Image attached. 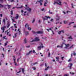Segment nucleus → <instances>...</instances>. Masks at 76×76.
Instances as JSON below:
<instances>
[{
	"label": "nucleus",
	"mask_w": 76,
	"mask_h": 76,
	"mask_svg": "<svg viewBox=\"0 0 76 76\" xmlns=\"http://www.w3.org/2000/svg\"><path fill=\"white\" fill-rule=\"evenodd\" d=\"M57 0V1H54V4H58L59 5H61V2L60 1H61V0Z\"/></svg>",
	"instance_id": "f257e3e1"
},
{
	"label": "nucleus",
	"mask_w": 76,
	"mask_h": 76,
	"mask_svg": "<svg viewBox=\"0 0 76 76\" xmlns=\"http://www.w3.org/2000/svg\"><path fill=\"white\" fill-rule=\"evenodd\" d=\"M39 46L38 47L37 49L39 50H41V48H43L44 46H43V44H42L41 43H40L39 44Z\"/></svg>",
	"instance_id": "f03ea898"
},
{
	"label": "nucleus",
	"mask_w": 76,
	"mask_h": 76,
	"mask_svg": "<svg viewBox=\"0 0 76 76\" xmlns=\"http://www.w3.org/2000/svg\"><path fill=\"white\" fill-rule=\"evenodd\" d=\"M28 5H26V7H25V9L27 10L29 12H31V9L29 8V7L27 6Z\"/></svg>",
	"instance_id": "7ed1b4c3"
},
{
	"label": "nucleus",
	"mask_w": 76,
	"mask_h": 76,
	"mask_svg": "<svg viewBox=\"0 0 76 76\" xmlns=\"http://www.w3.org/2000/svg\"><path fill=\"white\" fill-rule=\"evenodd\" d=\"M39 39L38 37H36L35 38V39L33 40L32 41H31L30 42H35V41H39Z\"/></svg>",
	"instance_id": "20e7f679"
},
{
	"label": "nucleus",
	"mask_w": 76,
	"mask_h": 76,
	"mask_svg": "<svg viewBox=\"0 0 76 76\" xmlns=\"http://www.w3.org/2000/svg\"><path fill=\"white\" fill-rule=\"evenodd\" d=\"M25 26L26 28H27V27L29 31H31V28L29 26V25H28V24H26Z\"/></svg>",
	"instance_id": "39448f33"
},
{
	"label": "nucleus",
	"mask_w": 76,
	"mask_h": 76,
	"mask_svg": "<svg viewBox=\"0 0 76 76\" xmlns=\"http://www.w3.org/2000/svg\"><path fill=\"white\" fill-rule=\"evenodd\" d=\"M48 18L50 19V17L49 16L47 17V16H45L44 18H43V19L44 20H47V19H48Z\"/></svg>",
	"instance_id": "423d86ee"
},
{
	"label": "nucleus",
	"mask_w": 76,
	"mask_h": 76,
	"mask_svg": "<svg viewBox=\"0 0 76 76\" xmlns=\"http://www.w3.org/2000/svg\"><path fill=\"white\" fill-rule=\"evenodd\" d=\"M37 2H38L39 3H40V6H42V0H39L37 1Z\"/></svg>",
	"instance_id": "0eeeda50"
},
{
	"label": "nucleus",
	"mask_w": 76,
	"mask_h": 76,
	"mask_svg": "<svg viewBox=\"0 0 76 76\" xmlns=\"http://www.w3.org/2000/svg\"><path fill=\"white\" fill-rule=\"evenodd\" d=\"M19 29H18V30L17 31V33H16V34H18V35H20L21 34L20 33V31Z\"/></svg>",
	"instance_id": "6e6552de"
},
{
	"label": "nucleus",
	"mask_w": 76,
	"mask_h": 76,
	"mask_svg": "<svg viewBox=\"0 0 76 76\" xmlns=\"http://www.w3.org/2000/svg\"><path fill=\"white\" fill-rule=\"evenodd\" d=\"M56 19V21H57V20H60V16H59L58 15H57Z\"/></svg>",
	"instance_id": "1a4fd4ad"
},
{
	"label": "nucleus",
	"mask_w": 76,
	"mask_h": 76,
	"mask_svg": "<svg viewBox=\"0 0 76 76\" xmlns=\"http://www.w3.org/2000/svg\"><path fill=\"white\" fill-rule=\"evenodd\" d=\"M36 33L38 34H43V31H38L36 32Z\"/></svg>",
	"instance_id": "9d476101"
},
{
	"label": "nucleus",
	"mask_w": 76,
	"mask_h": 76,
	"mask_svg": "<svg viewBox=\"0 0 76 76\" xmlns=\"http://www.w3.org/2000/svg\"><path fill=\"white\" fill-rule=\"evenodd\" d=\"M64 31L63 30H62L58 31V34H61V33H63V34H64Z\"/></svg>",
	"instance_id": "9b49d317"
},
{
	"label": "nucleus",
	"mask_w": 76,
	"mask_h": 76,
	"mask_svg": "<svg viewBox=\"0 0 76 76\" xmlns=\"http://www.w3.org/2000/svg\"><path fill=\"white\" fill-rule=\"evenodd\" d=\"M16 16L15 17V18L16 19H18V18H19V15L17 14L16 15Z\"/></svg>",
	"instance_id": "f8f14e48"
},
{
	"label": "nucleus",
	"mask_w": 76,
	"mask_h": 76,
	"mask_svg": "<svg viewBox=\"0 0 76 76\" xmlns=\"http://www.w3.org/2000/svg\"><path fill=\"white\" fill-rule=\"evenodd\" d=\"M72 65L73 64H69V68L70 69H72Z\"/></svg>",
	"instance_id": "ddd939ff"
},
{
	"label": "nucleus",
	"mask_w": 76,
	"mask_h": 76,
	"mask_svg": "<svg viewBox=\"0 0 76 76\" xmlns=\"http://www.w3.org/2000/svg\"><path fill=\"white\" fill-rule=\"evenodd\" d=\"M65 45L66 47H65V48H67L69 47V44H65Z\"/></svg>",
	"instance_id": "4468645a"
},
{
	"label": "nucleus",
	"mask_w": 76,
	"mask_h": 76,
	"mask_svg": "<svg viewBox=\"0 0 76 76\" xmlns=\"http://www.w3.org/2000/svg\"><path fill=\"white\" fill-rule=\"evenodd\" d=\"M13 60H14V63L15 64V66H18V65H17V64L16 63V62L15 61V58H14Z\"/></svg>",
	"instance_id": "2eb2a0df"
},
{
	"label": "nucleus",
	"mask_w": 76,
	"mask_h": 76,
	"mask_svg": "<svg viewBox=\"0 0 76 76\" xmlns=\"http://www.w3.org/2000/svg\"><path fill=\"white\" fill-rule=\"evenodd\" d=\"M32 51L31 50L29 51V53H27L26 55H29V54H32Z\"/></svg>",
	"instance_id": "dca6fc26"
},
{
	"label": "nucleus",
	"mask_w": 76,
	"mask_h": 76,
	"mask_svg": "<svg viewBox=\"0 0 76 76\" xmlns=\"http://www.w3.org/2000/svg\"><path fill=\"white\" fill-rule=\"evenodd\" d=\"M1 29H2V30H3L2 33H4V31L5 30V29L4 28V27H2L1 28Z\"/></svg>",
	"instance_id": "f3484780"
},
{
	"label": "nucleus",
	"mask_w": 76,
	"mask_h": 76,
	"mask_svg": "<svg viewBox=\"0 0 76 76\" xmlns=\"http://www.w3.org/2000/svg\"><path fill=\"white\" fill-rule=\"evenodd\" d=\"M7 28H9V26H10V23H8L7 24Z\"/></svg>",
	"instance_id": "a211bd4d"
},
{
	"label": "nucleus",
	"mask_w": 76,
	"mask_h": 76,
	"mask_svg": "<svg viewBox=\"0 0 76 76\" xmlns=\"http://www.w3.org/2000/svg\"><path fill=\"white\" fill-rule=\"evenodd\" d=\"M28 32H28V31H25V35H28Z\"/></svg>",
	"instance_id": "6ab92c4d"
},
{
	"label": "nucleus",
	"mask_w": 76,
	"mask_h": 76,
	"mask_svg": "<svg viewBox=\"0 0 76 76\" xmlns=\"http://www.w3.org/2000/svg\"><path fill=\"white\" fill-rule=\"evenodd\" d=\"M3 22L4 23V24H5L6 23V21L5 20V19H4L3 21Z\"/></svg>",
	"instance_id": "aec40b11"
},
{
	"label": "nucleus",
	"mask_w": 76,
	"mask_h": 76,
	"mask_svg": "<svg viewBox=\"0 0 76 76\" xmlns=\"http://www.w3.org/2000/svg\"><path fill=\"white\" fill-rule=\"evenodd\" d=\"M13 18H11V19L12 20L13 22H15V19H15V18L13 17Z\"/></svg>",
	"instance_id": "412c9836"
},
{
	"label": "nucleus",
	"mask_w": 76,
	"mask_h": 76,
	"mask_svg": "<svg viewBox=\"0 0 76 76\" xmlns=\"http://www.w3.org/2000/svg\"><path fill=\"white\" fill-rule=\"evenodd\" d=\"M68 39H73V38H72V36H70V37H68Z\"/></svg>",
	"instance_id": "4be33fe9"
},
{
	"label": "nucleus",
	"mask_w": 76,
	"mask_h": 76,
	"mask_svg": "<svg viewBox=\"0 0 76 76\" xmlns=\"http://www.w3.org/2000/svg\"><path fill=\"white\" fill-rule=\"evenodd\" d=\"M23 7V6H22L20 7H16V8H17V9H19V8H20V9H21V8H22Z\"/></svg>",
	"instance_id": "5701e85b"
},
{
	"label": "nucleus",
	"mask_w": 76,
	"mask_h": 76,
	"mask_svg": "<svg viewBox=\"0 0 76 76\" xmlns=\"http://www.w3.org/2000/svg\"><path fill=\"white\" fill-rule=\"evenodd\" d=\"M4 7V6L1 5V4H0V8L1 7Z\"/></svg>",
	"instance_id": "b1692460"
},
{
	"label": "nucleus",
	"mask_w": 76,
	"mask_h": 76,
	"mask_svg": "<svg viewBox=\"0 0 76 76\" xmlns=\"http://www.w3.org/2000/svg\"><path fill=\"white\" fill-rule=\"evenodd\" d=\"M16 33H15V35L13 36V38H16Z\"/></svg>",
	"instance_id": "393cba45"
},
{
	"label": "nucleus",
	"mask_w": 76,
	"mask_h": 76,
	"mask_svg": "<svg viewBox=\"0 0 76 76\" xmlns=\"http://www.w3.org/2000/svg\"><path fill=\"white\" fill-rule=\"evenodd\" d=\"M7 6L8 7V9H10V7H11V6H10V5H9L8 4Z\"/></svg>",
	"instance_id": "a878e982"
},
{
	"label": "nucleus",
	"mask_w": 76,
	"mask_h": 76,
	"mask_svg": "<svg viewBox=\"0 0 76 76\" xmlns=\"http://www.w3.org/2000/svg\"><path fill=\"white\" fill-rule=\"evenodd\" d=\"M49 69V66H48L47 68L45 69V70H47Z\"/></svg>",
	"instance_id": "bb28decb"
},
{
	"label": "nucleus",
	"mask_w": 76,
	"mask_h": 76,
	"mask_svg": "<svg viewBox=\"0 0 76 76\" xmlns=\"http://www.w3.org/2000/svg\"><path fill=\"white\" fill-rule=\"evenodd\" d=\"M27 42L26 41V39H24V43H26Z\"/></svg>",
	"instance_id": "cd10ccee"
},
{
	"label": "nucleus",
	"mask_w": 76,
	"mask_h": 76,
	"mask_svg": "<svg viewBox=\"0 0 76 76\" xmlns=\"http://www.w3.org/2000/svg\"><path fill=\"white\" fill-rule=\"evenodd\" d=\"M13 11L12 10H11V15H13Z\"/></svg>",
	"instance_id": "c85d7f7f"
},
{
	"label": "nucleus",
	"mask_w": 76,
	"mask_h": 76,
	"mask_svg": "<svg viewBox=\"0 0 76 76\" xmlns=\"http://www.w3.org/2000/svg\"><path fill=\"white\" fill-rule=\"evenodd\" d=\"M4 0H0V3H3Z\"/></svg>",
	"instance_id": "c756f323"
},
{
	"label": "nucleus",
	"mask_w": 76,
	"mask_h": 76,
	"mask_svg": "<svg viewBox=\"0 0 76 76\" xmlns=\"http://www.w3.org/2000/svg\"><path fill=\"white\" fill-rule=\"evenodd\" d=\"M32 32L33 34H37V33H36L35 31H33Z\"/></svg>",
	"instance_id": "7c9ffc66"
},
{
	"label": "nucleus",
	"mask_w": 76,
	"mask_h": 76,
	"mask_svg": "<svg viewBox=\"0 0 76 76\" xmlns=\"http://www.w3.org/2000/svg\"><path fill=\"white\" fill-rule=\"evenodd\" d=\"M35 18H33V20L32 22V23H34V22H35Z\"/></svg>",
	"instance_id": "2f4dec72"
},
{
	"label": "nucleus",
	"mask_w": 76,
	"mask_h": 76,
	"mask_svg": "<svg viewBox=\"0 0 76 76\" xmlns=\"http://www.w3.org/2000/svg\"><path fill=\"white\" fill-rule=\"evenodd\" d=\"M74 23V22H70L69 24V25H71V24H72V23Z\"/></svg>",
	"instance_id": "473e14b6"
},
{
	"label": "nucleus",
	"mask_w": 76,
	"mask_h": 76,
	"mask_svg": "<svg viewBox=\"0 0 76 76\" xmlns=\"http://www.w3.org/2000/svg\"><path fill=\"white\" fill-rule=\"evenodd\" d=\"M16 24H14V26H15V28H17V26H16Z\"/></svg>",
	"instance_id": "72a5a7b5"
},
{
	"label": "nucleus",
	"mask_w": 76,
	"mask_h": 76,
	"mask_svg": "<svg viewBox=\"0 0 76 76\" xmlns=\"http://www.w3.org/2000/svg\"><path fill=\"white\" fill-rule=\"evenodd\" d=\"M6 36H4V37L3 38H4V39H7V38H6Z\"/></svg>",
	"instance_id": "f704fd0d"
},
{
	"label": "nucleus",
	"mask_w": 76,
	"mask_h": 76,
	"mask_svg": "<svg viewBox=\"0 0 76 76\" xmlns=\"http://www.w3.org/2000/svg\"><path fill=\"white\" fill-rule=\"evenodd\" d=\"M64 22L65 24H66V23H67V21H64Z\"/></svg>",
	"instance_id": "c9c22d12"
},
{
	"label": "nucleus",
	"mask_w": 76,
	"mask_h": 76,
	"mask_svg": "<svg viewBox=\"0 0 76 76\" xmlns=\"http://www.w3.org/2000/svg\"><path fill=\"white\" fill-rule=\"evenodd\" d=\"M64 76H69V75L68 74H65L64 75Z\"/></svg>",
	"instance_id": "e433bc0d"
},
{
	"label": "nucleus",
	"mask_w": 76,
	"mask_h": 76,
	"mask_svg": "<svg viewBox=\"0 0 76 76\" xmlns=\"http://www.w3.org/2000/svg\"><path fill=\"white\" fill-rule=\"evenodd\" d=\"M72 61V59H71V58H70L68 61V62H69V61Z\"/></svg>",
	"instance_id": "4c0bfd02"
},
{
	"label": "nucleus",
	"mask_w": 76,
	"mask_h": 76,
	"mask_svg": "<svg viewBox=\"0 0 76 76\" xmlns=\"http://www.w3.org/2000/svg\"><path fill=\"white\" fill-rule=\"evenodd\" d=\"M46 4H47V2H45L44 4V6H46Z\"/></svg>",
	"instance_id": "58836bf2"
},
{
	"label": "nucleus",
	"mask_w": 76,
	"mask_h": 76,
	"mask_svg": "<svg viewBox=\"0 0 76 76\" xmlns=\"http://www.w3.org/2000/svg\"><path fill=\"white\" fill-rule=\"evenodd\" d=\"M50 52H49L48 53V57H50Z\"/></svg>",
	"instance_id": "ea45409f"
},
{
	"label": "nucleus",
	"mask_w": 76,
	"mask_h": 76,
	"mask_svg": "<svg viewBox=\"0 0 76 76\" xmlns=\"http://www.w3.org/2000/svg\"><path fill=\"white\" fill-rule=\"evenodd\" d=\"M22 71L23 73H24V69L23 68L22 69Z\"/></svg>",
	"instance_id": "a19ab883"
},
{
	"label": "nucleus",
	"mask_w": 76,
	"mask_h": 76,
	"mask_svg": "<svg viewBox=\"0 0 76 76\" xmlns=\"http://www.w3.org/2000/svg\"><path fill=\"white\" fill-rule=\"evenodd\" d=\"M67 13H70V12L69 11H68L66 12Z\"/></svg>",
	"instance_id": "79ce46f5"
},
{
	"label": "nucleus",
	"mask_w": 76,
	"mask_h": 76,
	"mask_svg": "<svg viewBox=\"0 0 76 76\" xmlns=\"http://www.w3.org/2000/svg\"><path fill=\"white\" fill-rule=\"evenodd\" d=\"M70 74H72V75H74V74H75V73H73V72H72H72H70Z\"/></svg>",
	"instance_id": "37998d69"
},
{
	"label": "nucleus",
	"mask_w": 76,
	"mask_h": 76,
	"mask_svg": "<svg viewBox=\"0 0 76 76\" xmlns=\"http://www.w3.org/2000/svg\"><path fill=\"white\" fill-rule=\"evenodd\" d=\"M56 58L57 60H58L59 59V58L58 57H56Z\"/></svg>",
	"instance_id": "c03bdc74"
},
{
	"label": "nucleus",
	"mask_w": 76,
	"mask_h": 76,
	"mask_svg": "<svg viewBox=\"0 0 76 76\" xmlns=\"http://www.w3.org/2000/svg\"><path fill=\"white\" fill-rule=\"evenodd\" d=\"M64 58V57H61V58L62 60H63V58Z\"/></svg>",
	"instance_id": "a18cd8bd"
},
{
	"label": "nucleus",
	"mask_w": 76,
	"mask_h": 76,
	"mask_svg": "<svg viewBox=\"0 0 76 76\" xmlns=\"http://www.w3.org/2000/svg\"><path fill=\"white\" fill-rule=\"evenodd\" d=\"M9 33H10V31L7 32V35H9Z\"/></svg>",
	"instance_id": "49530a36"
},
{
	"label": "nucleus",
	"mask_w": 76,
	"mask_h": 76,
	"mask_svg": "<svg viewBox=\"0 0 76 76\" xmlns=\"http://www.w3.org/2000/svg\"><path fill=\"white\" fill-rule=\"evenodd\" d=\"M59 22L58 21V22H56V24L57 25V24L59 23Z\"/></svg>",
	"instance_id": "de8ad7c7"
},
{
	"label": "nucleus",
	"mask_w": 76,
	"mask_h": 76,
	"mask_svg": "<svg viewBox=\"0 0 76 76\" xmlns=\"http://www.w3.org/2000/svg\"><path fill=\"white\" fill-rule=\"evenodd\" d=\"M73 45H72L71 47H70L69 48H72L73 47Z\"/></svg>",
	"instance_id": "09e8293b"
},
{
	"label": "nucleus",
	"mask_w": 76,
	"mask_h": 76,
	"mask_svg": "<svg viewBox=\"0 0 76 76\" xmlns=\"http://www.w3.org/2000/svg\"><path fill=\"white\" fill-rule=\"evenodd\" d=\"M50 21H51V22H53V19H51L50 20Z\"/></svg>",
	"instance_id": "8fccbe9b"
},
{
	"label": "nucleus",
	"mask_w": 76,
	"mask_h": 76,
	"mask_svg": "<svg viewBox=\"0 0 76 76\" xmlns=\"http://www.w3.org/2000/svg\"><path fill=\"white\" fill-rule=\"evenodd\" d=\"M73 4H72V8H74V7H73Z\"/></svg>",
	"instance_id": "3c124183"
},
{
	"label": "nucleus",
	"mask_w": 76,
	"mask_h": 76,
	"mask_svg": "<svg viewBox=\"0 0 76 76\" xmlns=\"http://www.w3.org/2000/svg\"><path fill=\"white\" fill-rule=\"evenodd\" d=\"M63 38H64V37H63V36H62L61 37V39H62V40H63Z\"/></svg>",
	"instance_id": "603ef678"
},
{
	"label": "nucleus",
	"mask_w": 76,
	"mask_h": 76,
	"mask_svg": "<svg viewBox=\"0 0 76 76\" xmlns=\"http://www.w3.org/2000/svg\"><path fill=\"white\" fill-rule=\"evenodd\" d=\"M73 54H74V56H75V52H73Z\"/></svg>",
	"instance_id": "864d4df0"
},
{
	"label": "nucleus",
	"mask_w": 76,
	"mask_h": 76,
	"mask_svg": "<svg viewBox=\"0 0 76 76\" xmlns=\"http://www.w3.org/2000/svg\"><path fill=\"white\" fill-rule=\"evenodd\" d=\"M53 27L50 28H49V30H51V29H53Z\"/></svg>",
	"instance_id": "5fc2aeb1"
},
{
	"label": "nucleus",
	"mask_w": 76,
	"mask_h": 76,
	"mask_svg": "<svg viewBox=\"0 0 76 76\" xmlns=\"http://www.w3.org/2000/svg\"><path fill=\"white\" fill-rule=\"evenodd\" d=\"M49 13H50V14H52L53 13L50 12V11H49Z\"/></svg>",
	"instance_id": "6e6d98bb"
},
{
	"label": "nucleus",
	"mask_w": 76,
	"mask_h": 76,
	"mask_svg": "<svg viewBox=\"0 0 76 76\" xmlns=\"http://www.w3.org/2000/svg\"><path fill=\"white\" fill-rule=\"evenodd\" d=\"M44 8H43V9H42V10H42V11H44Z\"/></svg>",
	"instance_id": "4d7b16f0"
},
{
	"label": "nucleus",
	"mask_w": 76,
	"mask_h": 76,
	"mask_svg": "<svg viewBox=\"0 0 76 76\" xmlns=\"http://www.w3.org/2000/svg\"><path fill=\"white\" fill-rule=\"evenodd\" d=\"M61 47V46H59V45H58V46H57V48H58L59 47Z\"/></svg>",
	"instance_id": "13d9d810"
},
{
	"label": "nucleus",
	"mask_w": 76,
	"mask_h": 76,
	"mask_svg": "<svg viewBox=\"0 0 76 76\" xmlns=\"http://www.w3.org/2000/svg\"><path fill=\"white\" fill-rule=\"evenodd\" d=\"M20 72H21V71L20 70L19 72H17V73H20Z\"/></svg>",
	"instance_id": "bf43d9fd"
},
{
	"label": "nucleus",
	"mask_w": 76,
	"mask_h": 76,
	"mask_svg": "<svg viewBox=\"0 0 76 76\" xmlns=\"http://www.w3.org/2000/svg\"><path fill=\"white\" fill-rule=\"evenodd\" d=\"M7 43H5V44H4V46L5 47H6V45H7Z\"/></svg>",
	"instance_id": "052dcab7"
},
{
	"label": "nucleus",
	"mask_w": 76,
	"mask_h": 76,
	"mask_svg": "<svg viewBox=\"0 0 76 76\" xmlns=\"http://www.w3.org/2000/svg\"><path fill=\"white\" fill-rule=\"evenodd\" d=\"M33 53H35V51L33 50Z\"/></svg>",
	"instance_id": "680f3d73"
},
{
	"label": "nucleus",
	"mask_w": 76,
	"mask_h": 76,
	"mask_svg": "<svg viewBox=\"0 0 76 76\" xmlns=\"http://www.w3.org/2000/svg\"><path fill=\"white\" fill-rule=\"evenodd\" d=\"M37 63H37V62H36L35 63H34V65H35V64H37Z\"/></svg>",
	"instance_id": "e2e57ef3"
},
{
	"label": "nucleus",
	"mask_w": 76,
	"mask_h": 76,
	"mask_svg": "<svg viewBox=\"0 0 76 76\" xmlns=\"http://www.w3.org/2000/svg\"><path fill=\"white\" fill-rule=\"evenodd\" d=\"M14 0H12L11 1V2H13V1H14Z\"/></svg>",
	"instance_id": "0e129e2a"
},
{
	"label": "nucleus",
	"mask_w": 76,
	"mask_h": 76,
	"mask_svg": "<svg viewBox=\"0 0 76 76\" xmlns=\"http://www.w3.org/2000/svg\"><path fill=\"white\" fill-rule=\"evenodd\" d=\"M34 70H36V68H35L34 67H33Z\"/></svg>",
	"instance_id": "69168bd1"
},
{
	"label": "nucleus",
	"mask_w": 76,
	"mask_h": 76,
	"mask_svg": "<svg viewBox=\"0 0 76 76\" xmlns=\"http://www.w3.org/2000/svg\"><path fill=\"white\" fill-rule=\"evenodd\" d=\"M51 31L53 32V34H54V32H53V30H51Z\"/></svg>",
	"instance_id": "338daca9"
},
{
	"label": "nucleus",
	"mask_w": 76,
	"mask_h": 76,
	"mask_svg": "<svg viewBox=\"0 0 76 76\" xmlns=\"http://www.w3.org/2000/svg\"><path fill=\"white\" fill-rule=\"evenodd\" d=\"M73 27H74V28H76V26H74Z\"/></svg>",
	"instance_id": "774afa93"
}]
</instances>
